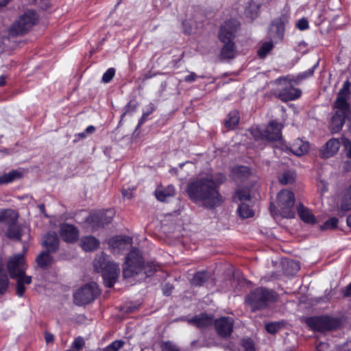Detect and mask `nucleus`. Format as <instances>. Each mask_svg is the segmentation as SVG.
Here are the masks:
<instances>
[{
	"mask_svg": "<svg viewBox=\"0 0 351 351\" xmlns=\"http://www.w3.org/2000/svg\"><path fill=\"white\" fill-rule=\"evenodd\" d=\"M40 211L45 215V217H48V215L45 213V205L43 204H40L38 206Z\"/></svg>",
	"mask_w": 351,
	"mask_h": 351,
	"instance_id": "nucleus-60",
	"label": "nucleus"
},
{
	"mask_svg": "<svg viewBox=\"0 0 351 351\" xmlns=\"http://www.w3.org/2000/svg\"><path fill=\"white\" fill-rule=\"evenodd\" d=\"M225 176L219 174H200L187 186L186 192L195 203L207 208L219 206L223 201L219 193V186L224 181Z\"/></svg>",
	"mask_w": 351,
	"mask_h": 351,
	"instance_id": "nucleus-1",
	"label": "nucleus"
},
{
	"mask_svg": "<svg viewBox=\"0 0 351 351\" xmlns=\"http://www.w3.org/2000/svg\"><path fill=\"white\" fill-rule=\"evenodd\" d=\"M347 224L350 228H351V214L347 218Z\"/></svg>",
	"mask_w": 351,
	"mask_h": 351,
	"instance_id": "nucleus-64",
	"label": "nucleus"
},
{
	"mask_svg": "<svg viewBox=\"0 0 351 351\" xmlns=\"http://www.w3.org/2000/svg\"><path fill=\"white\" fill-rule=\"evenodd\" d=\"M238 210L242 218H248L254 215V212L250 208V206L244 202L240 204Z\"/></svg>",
	"mask_w": 351,
	"mask_h": 351,
	"instance_id": "nucleus-35",
	"label": "nucleus"
},
{
	"mask_svg": "<svg viewBox=\"0 0 351 351\" xmlns=\"http://www.w3.org/2000/svg\"><path fill=\"white\" fill-rule=\"evenodd\" d=\"M306 323L312 328L318 331L333 330L339 325V319L328 316L310 317L307 319Z\"/></svg>",
	"mask_w": 351,
	"mask_h": 351,
	"instance_id": "nucleus-11",
	"label": "nucleus"
},
{
	"mask_svg": "<svg viewBox=\"0 0 351 351\" xmlns=\"http://www.w3.org/2000/svg\"><path fill=\"white\" fill-rule=\"evenodd\" d=\"M232 172L234 178L239 179H245L250 175V169L245 166L237 167Z\"/></svg>",
	"mask_w": 351,
	"mask_h": 351,
	"instance_id": "nucleus-33",
	"label": "nucleus"
},
{
	"mask_svg": "<svg viewBox=\"0 0 351 351\" xmlns=\"http://www.w3.org/2000/svg\"><path fill=\"white\" fill-rule=\"evenodd\" d=\"M98 293L97 285L94 282L88 283L76 291L74 302L79 306L86 305L93 301Z\"/></svg>",
	"mask_w": 351,
	"mask_h": 351,
	"instance_id": "nucleus-9",
	"label": "nucleus"
},
{
	"mask_svg": "<svg viewBox=\"0 0 351 351\" xmlns=\"http://www.w3.org/2000/svg\"><path fill=\"white\" fill-rule=\"evenodd\" d=\"M234 199L243 202L250 199V193L247 189L238 190L234 197Z\"/></svg>",
	"mask_w": 351,
	"mask_h": 351,
	"instance_id": "nucleus-40",
	"label": "nucleus"
},
{
	"mask_svg": "<svg viewBox=\"0 0 351 351\" xmlns=\"http://www.w3.org/2000/svg\"><path fill=\"white\" fill-rule=\"evenodd\" d=\"M259 5L254 1H252L247 8L245 10V14L253 19L256 16L257 11L258 10Z\"/></svg>",
	"mask_w": 351,
	"mask_h": 351,
	"instance_id": "nucleus-37",
	"label": "nucleus"
},
{
	"mask_svg": "<svg viewBox=\"0 0 351 351\" xmlns=\"http://www.w3.org/2000/svg\"><path fill=\"white\" fill-rule=\"evenodd\" d=\"M7 267L10 277L17 280V294L21 297L25 290L24 285H29L32 282L31 276L25 275L27 266L23 255L14 256L9 260Z\"/></svg>",
	"mask_w": 351,
	"mask_h": 351,
	"instance_id": "nucleus-2",
	"label": "nucleus"
},
{
	"mask_svg": "<svg viewBox=\"0 0 351 351\" xmlns=\"http://www.w3.org/2000/svg\"><path fill=\"white\" fill-rule=\"evenodd\" d=\"M288 265L292 267L295 271H298L300 269L299 264L295 261H291L288 262Z\"/></svg>",
	"mask_w": 351,
	"mask_h": 351,
	"instance_id": "nucleus-55",
	"label": "nucleus"
},
{
	"mask_svg": "<svg viewBox=\"0 0 351 351\" xmlns=\"http://www.w3.org/2000/svg\"><path fill=\"white\" fill-rule=\"evenodd\" d=\"M24 228L17 226L15 223L8 226L7 236L12 239L19 240L23 234Z\"/></svg>",
	"mask_w": 351,
	"mask_h": 351,
	"instance_id": "nucleus-30",
	"label": "nucleus"
},
{
	"mask_svg": "<svg viewBox=\"0 0 351 351\" xmlns=\"http://www.w3.org/2000/svg\"><path fill=\"white\" fill-rule=\"evenodd\" d=\"M241 348L243 351H254L253 342L250 339L242 341Z\"/></svg>",
	"mask_w": 351,
	"mask_h": 351,
	"instance_id": "nucleus-46",
	"label": "nucleus"
},
{
	"mask_svg": "<svg viewBox=\"0 0 351 351\" xmlns=\"http://www.w3.org/2000/svg\"><path fill=\"white\" fill-rule=\"evenodd\" d=\"M53 340V335H51L50 333L45 334V341H47V343L52 342Z\"/></svg>",
	"mask_w": 351,
	"mask_h": 351,
	"instance_id": "nucleus-59",
	"label": "nucleus"
},
{
	"mask_svg": "<svg viewBox=\"0 0 351 351\" xmlns=\"http://www.w3.org/2000/svg\"><path fill=\"white\" fill-rule=\"evenodd\" d=\"M282 128V125L274 121H271L269 125L267 126L265 130L263 132H260L258 130H254L252 132V134L255 137H258V134L260 133V136L263 138H265L267 140L271 141H279L282 138L281 135V130Z\"/></svg>",
	"mask_w": 351,
	"mask_h": 351,
	"instance_id": "nucleus-13",
	"label": "nucleus"
},
{
	"mask_svg": "<svg viewBox=\"0 0 351 351\" xmlns=\"http://www.w3.org/2000/svg\"><path fill=\"white\" fill-rule=\"evenodd\" d=\"M239 121V112L237 110H232L228 114L225 120V125L228 129L232 130L238 125Z\"/></svg>",
	"mask_w": 351,
	"mask_h": 351,
	"instance_id": "nucleus-29",
	"label": "nucleus"
},
{
	"mask_svg": "<svg viewBox=\"0 0 351 351\" xmlns=\"http://www.w3.org/2000/svg\"><path fill=\"white\" fill-rule=\"evenodd\" d=\"M281 326L282 325L279 322L268 323L265 324V329L269 333L274 334L280 330Z\"/></svg>",
	"mask_w": 351,
	"mask_h": 351,
	"instance_id": "nucleus-42",
	"label": "nucleus"
},
{
	"mask_svg": "<svg viewBox=\"0 0 351 351\" xmlns=\"http://www.w3.org/2000/svg\"><path fill=\"white\" fill-rule=\"evenodd\" d=\"M80 245L86 252L96 250L99 245V241L93 236L84 237L81 239Z\"/></svg>",
	"mask_w": 351,
	"mask_h": 351,
	"instance_id": "nucleus-25",
	"label": "nucleus"
},
{
	"mask_svg": "<svg viewBox=\"0 0 351 351\" xmlns=\"http://www.w3.org/2000/svg\"><path fill=\"white\" fill-rule=\"evenodd\" d=\"M351 210V186L346 191L341 202L339 208V213L343 215L344 213Z\"/></svg>",
	"mask_w": 351,
	"mask_h": 351,
	"instance_id": "nucleus-27",
	"label": "nucleus"
},
{
	"mask_svg": "<svg viewBox=\"0 0 351 351\" xmlns=\"http://www.w3.org/2000/svg\"><path fill=\"white\" fill-rule=\"evenodd\" d=\"M21 174L17 171H12L0 176V184H8L19 178Z\"/></svg>",
	"mask_w": 351,
	"mask_h": 351,
	"instance_id": "nucleus-32",
	"label": "nucleus"
},
{
	"mask_svg": "<svg viewBox=\"0 0 351 351\" xmlns=\"http://www.w3.org/2000/svg\"><path fill=\"white\" fill-rule=\"evenodd\" d=\"M143 266V258L139 252L132 250L128 254L123 267V274L125 278L132 277L141 272Z\"/></svg>",
	"mask_w": 351,
	"mask_h": 351,
	"instance_id": "nucleus-6",
	"label": "nucleus"
},
{
	"mask_svg": "<svg viewBox=\"0 0 351 351\" xmlns=\"http://www.w3.org/2000/svg\"><path fill=\"white\" fill-rule=\"evenodd\" d=\"M136 106L131 105V104H128L124 108V112L121 116V121L123 120V117L128 114V113H132L134 111H135Z\"/></svg>",
	"mask_w": 351,
	"mask_h": 351,
	"instance_id": "nucleus-50",
	"label": "nucleus"
},
{
	"mask_svg": "<svg viewBox=\"0 0 351 351\" xmlns=\"http://www.w3.org/2000/svg\"><path fill=\"white\" fill-rule=\"evenodd\" d=\"M155 110V106L153 104L150 103L147 106L146 110L143 111V114L145 117H148L149 114H151Z\"/></svg>",
	"mask_w": 351,
	"mask_h": 351,
	"instance_id": "nucleus-51",
	"label": "nucleus"
},
{
	"mask_svg": "<svg viewBox=\"0 0 351 351\" xmlns=\"http://www.w3.org/2000/svg\"><path fill=\"white\" fill-rule=\"evenodd\" d=\"M274 300V292L262 287L256 289L245 298V302L254 311L266 307Z\"/></svg>",
	"mask_w": 351,
	"mask_h": 351,
	"instance_id": "nucleus-5",
	"label": "nucleus"
},
{
	"mask_svg": "<svg viewBox=\"0 0 351 351\" xmlns=\"http://www.w3.org/2000/svg\"><path fill=\"white\" fill-rule=\"evenodd\" d=\"M147 117H144L143 115H142L141 119L139 120V122H138V127L141 126L142 124L144 123V122L147 120Z\"/></svg>",
	"mask_w": 351,
	"mask_h": 351,
	"instance_id": "nucleus-62",
	"label": "nucleus"
},
{
	"mask_svg": "<svg viewBox=\"0 0 351 351\" xmlns=\"http://www.w3.org/2000/svg\"><path fill=\"white\" fill-rule=\"evenodd\" d=\"M113 217L112 210L98 211L90 214L86 223L92 230H97L111 222Z\"/></svg>",
	"mask_w": 351,
	"mask_h": 351,
	"instance_id": "nucleus-12",
	"label": "nucleus"
},
{
	"mask_svg": "<svg viewBox=\"0 0 351 351\" xmlns=\"http://www.w3.org/2000/svg\"><path fill=\"white\" fill-rule=\"evenodd\" d=\"M197 78V75L195 73H191L189 75L186 76L184 81L186 82H193Z\"/></svg>",
	"mask_w": 351,
	"mask_h": 351,
	"instance_id": "nucleus-53",
	"label": "nucleus"
},
{
	"mask_svg": "<svg viewBox=\"0 0 351 351\" xmlns=\"http://www.w3.org/2000/svg\"><path fill=\"white\" fill-rule=\"evenodd\" d=\"M115 75V69L109 68L102 76V82L104 83L110 82Z\"/></svg>",
	"mask_w": 351,
	"mask_h": 351,
	"instance_id": "nucleus-44",
	"label": "nucleus"
},
{
	"mask_svg": "<svg viewBox=\"0 0 351 351\" xmlns=\"http://www.w3.org/2000/svg\"><path fill=\"white\" fill-rule=\"evenodd\" d=\"M5 84V77L4 75L0 76V86Z\"/></svg>",
	"mask_w": 351,
	"mask_h": 351,
	"instance_id": "nucleus-61",
	"label": "nucleus"
},
{
	"mask_svg": "<svg viewBox=\"0 0 351 351\" xmlns=\"http://www.w3.org/2000/svg\"><path fill=\"white\" fill-rule=\"evenodd\" d=\"M308 27H309L308 22L304 18H302V19H300L298 21V22L297 23V27L300 30H306V29H307L308 28Z\"/></svg>",
	"mask_w": 351,
	"mask_h": 351,
	"instance_id": "nucleus-49",
	"label": "nucleus"
},
{
	"mask_svg": "<svg viewBox=\"0 0 351 351\" xmlns=\"http://www.w3.org/2000/svg\"><path fill=\"white\" fill-rule=\"evenodd\" d=\"M295 180V174L293 171H285L280 177L279 181L282 184H288L293 182Z\"/></svg>",
	"mask_w": 351,
	"mask_h": 351,
	"instance_id": "nucleus-36",
	"label": "nucleus"
},
{
	"mask_svg": "<svg viewBox=\"0 0 351 351\" xmlns=\"http://www.w3.org/2000/svg\"><path fill=\"white\" fill-rule=\"evenodd\" d=\"M125 342L121 340H116L112 342L110 344L107 346L103 349V351H119L121 349Z\"/></svg>",
	"mask_w": 351,
	"mask_h": 351,
	"instance_id": "nucleus-39",
	"label": "nucleus"
},
{
	"mask_svg": "<svg viewBox=\"0 0 351 351\" xmlns=\"http://www.w3.org/2000/svg\"><path fill=\"white\" fill-rule=\"evenodd\" d=\"M337 223H338V219L336 217L330 218L322 226V229H323V230L334 229L337 226Z\"/></svg>",
	"mask_w": 351,
	"mask_h": 351,
	"instance_id": "nucleus-43",
	"label": "nucleus"
},
{
	"mask_svg": "<svg viewBox=\"0 0 351 351\" xmlns=\"http://www.w3.org/2000/svg\"><path fill=\"white\" fill-rule=\"evenodd\" d=\"M300 219L305 223H314L315 219L311 212L303 205L299 204L297 208Z\"/></svg>",
	"mask_w": 351,
	"mask_h": 351,
	"instance_id": "nucleus-28",
	"label": "nucleus"
},
{
	"mask_svg": "<svg viewBox=\"0 0 351 351\" xmlns=\"http://www.w3.org/2000/svg\"><path fill=\"white\" fill-rule=\"evenodd\" d=\"M346 117L345 112L336 111L331 119L330 130L332 133H336L341 130L346 120Z\"/></svg>",
	"mask_w": 351,
	"mask_h": 351,
	"instance_id": "nucleus-22",
	"label": "nucleus"
},
{
	"mask_svg": "<svg viewBox=\"0 0 351 351\" xmlns=\"http://www.w3.org/2000/svg\"><path fill=\"white\" fill-rule=\"evenodd\" d=\"M93 265L97 271L102 273L105 285L112 287L119 274V265L114 262L108 260L107 256L104 254L95 258Z\"/></svg>",
	"mask_w": 351,
	"mask_h": 351,
	"instance_id": "nucleus-4",
	"label": "nucleus"
},
{
	"mask_svg": "<svg viewBox=\"0 0 351 351\" xmlns=\"http://www.w3.org/2000/svg\"><path fill=\"white\" fill-rule=\"evenodd\" d=\"M238 27L239 23L235 20L226 21L221 27L219 37L224 44L220 54L222 59H230L236 55V47L232 40L235 36Z\"/></svg>",
	"mask_w": 351,
	"mask_h": 351,
	"instance_id": "nucleus-3",
	"label": "nucleus"
},
{
	"mask_svg": "<svg viewBox=\"0 0 351 351\" xmlns=\"http://www.w3.org/2000/svg\"><path fill=\"white\" fill-rule=\"evenodd\" d=\"M270 36L274 38H281L284 33V23L280 19L274 21L271 25Z\"/></svg>",
	"mask_w": 351,
	"mask_h": 351,
	"instance_id": "nucleus-26",
	"label": "nucleus"
},
{
	"mask_svg": "<svg viewBox=\"0 0 351 351\" xmlns=\"http://www.w3.org/2000/svg\"><path fill=\"white\" fill-rule=\"evenodd\" d=\"M210 275L206 271L197 272L192 279V284L195 286H201L208 280Z\"/></svg>",
	"mask_w": 351,
	"mask_h": 351,
	"instance_id": "nucleus-34",
	"label": "nucleus"
},
{
	"mask_svg": "<svg viewBox=\"0 0 351 351\" xmlns=\"http://www.w3.org/2000/svg\"><path fill=\"white\" fill-rule=\"evenodd\" d=\"M274 45L271 42H265L264 43L259 50L258 51V56L263 58H265L267 53L272 49Z\"/></svg>",
	"mask_w": 351,
	"mask_h": 351,
	"instance_id": "nucleus-38",
	"label": "nucleus"
},
{
	"mask_svg": "<svg viewBox=\"0 0 351 351\" xmlns=\"http://www.w3.org/2000/svg\"><path fill=\"white\" fill-rule=\"evenodd\" d=\"M43 245L49 252H54L58 248L59 239L56 232L47 233L43 237Z\"/></svg>",
	"mask_w": 351,
	"mask_h": 351,
	"instance_id": "nucleus-18",
	"label": "nucleus"
},
{
	"mask_svg": "<svg viewBox=\"0 0 351 351\" xmlns=\"http://www.w3.org/2000/svg\"><path fill=\"white\" fill-rule=\"evenodd\" d=\"M342 145L346 156L351 158V141L348 138H342Z\"/></svg>",
	"mask_w": 351,
	"mask_h": 351,
	"instance_id": "nucleus-45",
	"label": "nucleus"
},
{
	"mask_svg": "<svg viewBox=\"0 0 351 351\" xmlns=\"http://www.w3.org/2000/svg\"><path fill=\"white\" fill-rule=\"evenodd\" d=\"M36 262L40 267L46 268L51 264L52 257L48 251L43 252L38 256L36 258Z\"/></svg>",
	"mask_w": 351,
	"mask_h": 351,
	"instance_id": "nucleus-31",
	"label": "nucleus"
},
{
	"mask_svg": "<svg viewBox=\"0 0 351 351\" xmlns=\"http://www.w3.org/2000/svg\"><path fill=\"white\" fill-rule=\"evenodd\" d=\"M60 234L64 241L73 243L79 237V231L73 225L62 223L60 226Z\"/></svg>",
	"mask_w": 351,
	"mask_h": 351,
	"instance_id": "nucleus-15",
	"label": "nucleus"
},
{
	"mask_svg": "<svg viewBox=\"0 0 351 351\" xmlns=\"http://www.w3.org/2000/svg\"><path fill=\"white\" fill-rule=\"evenodd\" d=\"M77 136L81 138H85L87 136V134H86V132L84 131L83 132L77 134Z\"/></svg>",
	"mask_w": 351,
	"mask_h": 351,
	"instance_id": "nucleus-63",
	"label": "nucleus"
},
{
	"mask_svg": "<svg viewBox=\"0 0 351 351\" xmlns=\"http://www.w3.org/2000/svg\"><path fill=\"white\" fill-rule=\"evenodd\" d=\"M317 351H330L328 350V345L326 343H320L317 346Z\"/></svg>",
	"mask_w": 351,
	"mask_h": 351,
	"instance_id": "nucleus-54",
	"label": "nucleus"
},
{
	"mask_svg": "<svg viewBox=\"0 0 351 351\" xmlns=\"http://www.w3.org/2000/svg\"><path fill=\"white\" fill-rule=\"evenodd\" d=\"M175 195V189L172 185H169L166 188L162 186L158 187L155 191V196L158 201L165 202L169 197Z\"/></svg>",
	"mask_w": 351,
	"mask_h": 351,
	"instance_id": "nucleus-24",
	"label": "nucleus"
},
{
	"mask_svg": "<svg viewBox=\"0 0 351 351\" xmlns=\"http://www.w3.org/2000/svg\"><path fill=\"white\" fill-rule=\"evenodd\" d=\"M95 131V128L93 125H89L85 130V132L87 135L94 133Z\"/></svg>",
	"mask_w": 351,
	"mask_h": 351,
	"instance_id": "nucleus-57",
	"label": "nucleus"
},
{
	"mask_svg": "<svg viewBox=\"0 0 351 351\" xmlns=\"http://www.w3.org/2000/svg\"><path fill=\"white\" fill-rule=\"evenodd\" d=\"M234 319L230 317H221L215 321L217 334L221 337H229L233 330Z\"/></svg>",
	"mask_w": 351,
	"mask_h": 351,
	"instance_id": "nucleus-14",
	"label": "nucleus"
},
{
	"mask_svg": "<svg viewBox=\"0 0 351 351\" xmlns=\"http://www.w3.org/2000/svg\"><path fill=\"white\" fill-rule=\"evenodd\" d=\"M109 245L114 252L119 253L132 245V238L125 236H117L109 241Z\"/></svg>",
	"mask_w": 351,
	"mask_h": 351,
	"instance_id": "nucleus-17",
	"label": "nucleus"
},
{
	"mask_svg": "<svg viewBox=\"0 0 351 351\" xmlns=\"http://www.w3.org/2000/svg\"><path fill=\"white\" fill-rule=\"evenodd\" d=\"M122 195L124 198L130 199L132 197V190L131 189H123Z\"/></svg>",
	"mask_w": 351,
	"mask_h": 351,
	"instance_id": "nucleus-52",
	"label": "nucleus"
},
{
	"mask_svg": "<svg viewBox=\"0 0 351 351\" xmlns=\"http://www.w3.org/2000/svg\"><path fill=\"white\" fill-rule=\"evenodd\" d=\"M340 142L337 138H331L322 149V155L324 158H330L336 154L339 149Z\"/></svg>",
	"mask_w": 351,
	"mask_h": 351,
	"instance_id": "nucleus-20",
	"label": "nucleus"
},
{
	"mask_svg": "<svg viewBox=\"0 0 351 351\" xmlns=\"http://www.w3.org/2000/svg\"><path fill=\"white\" fill-rule=\"evenodd\" d=\"M84 346V340L82 337H77L75 339L73 343V350L71 351H80L81 350Z\"/></svg>",
	"mask_w": 351,
	"mask_h": 351,
	"instance_id": "nucleus-47",
	"label": "nucleus"
},
{
	"mask_svg": "<svg viewBox=\"0 0 351 351\" xmlns=\"http://www.w3.org/2000/svg\"><path fill=\"white\" fill-rule=\"evenodd\" d=\"M161 351H180L179 348L171 341H165L161 343Z\"/></svg>",
	"mask_w": 351,
	"mask_h": 351,
	"instance_id": "nucleus-41",
	"label": "nucleus"
},
{
	"mask_svg": "<svg viewBox=\"0 0 351 351\" xmlns=\"http://www.w3.org/2000/svg\"><path fill=\"white\" fill-rule=\"evenodd\" d=\"M316 66H317V64L313 66L312 68L309 69L306 71L299 74L297 77V80H301L305 79L308 77L313 75Z\"/></svg>",
	"mask_w": 351,
	"mask_h": 351,
	"instance_id": "nucleus-48",
	"label": "nucleus"
},
{
	"mask_svg": "<svg viewBox=\"0 0 351 351\" xmlns=\"http://www.w3.org/2000/svg\"><path fill=\"white\" fill-rule=\"evenodd\" d=\"M215 345H216V343L215 342L213 339H211L208 341H206V342L203 343V346H206V347H210V346H215Z\"/></svg>",
	"mask_w": 351,
	"mask_h": 351,
	"instance_id": "nucleus-58",
	"label": "nucleus"
},
{
	"mask_svg": "<svg viewBox=\"0 0 351 351\" xmlns=\"http://www.w3.org/2000/svg\"><path fill=\"white\" fill-rule=\"evenodd\" d=\"M295 203V196L291 191L282 190L278 194L277 205L281 216L285 218H293L295 213L293 206Z\"/></svg>",
	"mask_w": 351,
	"mask_h": 351,
	"instance_id": "nucleus-8",
	"label": "nucleus"
},
{
	"mask_svg": "<svg viewBox=\"0 0 351 351\" xmlns=\"http://www.w3.org/2000/svg\"><path fill=\"white\" fill-rule=\"evenodd\" d=\"M18 219V213L12 209H5L0 210V223L5 225L15 223Z\"/></svg>",
	"mask_w": 351,
	"mask_h": 351,
	"instance_id": "nucleus-23",
	"label": "nucleus"
},
{
	"mask_svg": "<svg viewBox=\"0 0 351 351\" xmlns=\"http://www.w3.org/2000/svg\"><path fill=\"white\" fill-rule=\"evenodd\" d=\"M188 322L193 326L198 328H206L210 326L213 322V317L211 315H208L206 313H202L200 315L195 316L193 318L188 320Z\"/></svg>",
	"mask_w": 351,
	"mask_h": 351,
	"instance_id": "nucleus-19",
	"label": "nucleus"
},
{
	"mask_svg": "<svg viewBox=\"0 0 351 351\" xmlns=\"http://www.w3.org/2000/svg\"><path fill=\"white\" fill-rule=\"evenodd\" d=\"M350 86V84L348 82L344 83L335 101V107L338 109L337 111L345 112L346 114L349 107L347 99L349 95Z\"/></svg>",
	"mask_w": 351,
	"mask_h": 351,
	"instance_id": "nucleus-16",
	"label": "nucleus"
},
{
	"mask_svg": "<svg viewBox=\"0 0 351 351\" xmlns=\"http://www.w3.org/2000/svg\"><path fill=\"white\" fill-rule=\"evenodd\" d=\"M37 20L36 14L32 10L25 11L12 25L10 32L13 35L23 34L29 31Z\"/></svg>",
	"mask_w": 351,
	"mask_h": 351,
	"instance_id": "nucleus-7",
	"label": "nucleus"
},
{
	"mask_svg": "<svg viewBox=\"0 0 351 351\" xmlns=\"http://www.w3.org/2000/svg\"><path fill=\"white\" fill-rule=\"evenodd\" d=\"M343 295L345 296H350L351 295V282L346 287Z\"/></svg>",
	"mask_w": 351,
	"mask_h": 351,
	"instance_id": "nucleus-56",
	"label": "nucleus"
},
{
	"mask_svg": "<svg viewBox=\"0 0 351 351\" xmlns=\"http://www.w3.org/2000/svg\"><path fill=\"white\" fill-rule=\"evenodd\" d=\"M290 150L293 154L300 156L308 152L309 144L306 141L298 138L290 146Z\"/></svg>",
	"mask_w": 351,
	"mask_h": 351,
	"instance_id": "nucleus-21",
	"label": "nucleus"
},
{
	"mask_svg": "<svg viewBox=\"0 0 351 351\" xmlns=\"http://www.w3.org/2000/svg\"><path fill=\"white\" fill-rule=\"evenodd\" d=\"M274 84L282 86L281 88L278 90V97L284 101H291L298 99L301 91L299 89L293 87L291 83L285 77L276 79Z\"/></svg>",
	"mask_w": 351,
	"mask_h": 351,
	"instance_id": "nucleus-10",
	"label": "nucleus"
}]
</instances>
